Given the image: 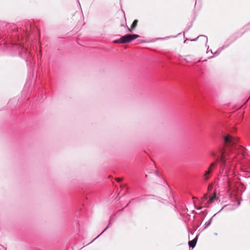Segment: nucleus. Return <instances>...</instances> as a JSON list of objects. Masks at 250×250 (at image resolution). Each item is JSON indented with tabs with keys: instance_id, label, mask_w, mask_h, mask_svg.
I'll return each mask as SVG.
<instances>
[{
	"instance_id": "nucleus-1",
	"label": "nucleus",
	"mask_w": 250,
	"mask_h": 250,
	"mask_svg": "<svg viewBox=\"0 0 250 250\" xmlns=\"http://www.w3.org/2000/svg\"><path fill=\"white\" fill-rule=\"evenodd\" d=\"M224 147L220 150V156H217L222 169L221 176L225 183L228 184L229 176L234 173L236 163L232 161L235 157V151H237L241 146L238 144L237 139L229 134L224 137Z\"/></svg>"
},
{
	"instance_id": "nucleus-2",
	"label": "nucleus",
	"mask_w": 250,
	"mask_h": 250,
	"mask_svg": "<svg viewBox=\"0 0 250 250\" xmlns=\"http://www.w3.org/2000/svg\"><path fill=\"white\" fill-rule=\"evenodd\" d=\"M139 37V36L137 34H126L122 36L120 39L114 40L113 42L116 43H126L131 42Z\"/></svg>"
},
{
	"instance_id": "nucleus-3",
	"label": "nucleus",
	"mask_w": 250,
	"mask_h": 250,
	"mask_svg": "<svg viewBox=\"0 0 250 250\" xmlns=\"http://www.w3.org/2000/svg\"><path fill=\"white\" fill-rule=\"evenodd\" d=\"M216 166L215 163H211L209 167H208V169L205 171V173L203 175V179L205 181H208L209 178H210V174L212 173V172L214 170L215 167Z\"/></svg>"
},
{
	"instance_id": "nucleus-4",
	"label": "nucleus",
	"mask_w": 250,
	"mask_h": 250,
	"mask_svg": "<svg viewBox=\"0 0 250 250\" xmlns=\"http://www.w3.org/2000/svg\"><path fill=\"white\" fill-rule=\"evenodd\" d=\"M204 198L205 200L207 201L208 203H212L217 200L216 193L214 192L213 195L212 196L205 195L204 196Z\"/></svg>"
},
{
	"instance_id": "nucleus-5",
	"label": "nucleus",
	"mask_w": 250,
	"mask_h": 250,
	"mask_svg": "<svg viewBox=\"0 0 250 250\" xmlns=\"http://www.w3.org/2000/svg\"><path fill=\"white\" fill-rule=\"evenodd\" d=\"M200 37H203V38H204L205 42V43H206V46H207V42H208V38H207V37L206 36H205V35H200L197 38L193 39V40H191V41H196ZM208 52H210L211 53H213V52H212V50L211 49H210V50L209 49V46H208L207 53H208Z\"/></svg>"
},
{
	"instance_id": "nucleus-6",
	"label": "nucleus",
	"mask_w": 250,
	"mask_h": 250,
	"mask_svg": "<svg viewBox=\"0 0 250 250\" xmlns=\"http://www.w3.org/2000/svg\"><path fill=\"white\" fill-rule=\"evenodd\" d=\"M197 237L198 236H197L195 238H194L192 240L189 241L188 242V244L189 248L193 249L195 247L197 241Z\"/></svg>"
},
{
	"instance_id": "nucleus-7",
	"label": "nucleus",
	"mask_w": 250,
	"mask_h": 250,
	"mask_svg": "<svg viewBox=\"0 0 250 250\" xmlns=\"http://www.w3.org/2000/svg\"><path fill=\"white\" fill-rule=\"evenodd\" d=\"M165 189L167 197L168 198H169V197H172V195L171 193V190L168 185H167V186L165 187Z\"/></svg>"
},
{
	"instance_id": "nucleus-8",
	"label": "nucleus",
	"mask_w": 250,
	"mask_h": 250,
	"mask_svg": "<svg viewBox=\"0 0 250 250\" xmlns=\"http://www.w3.org/2000/svg\"><path fill=\"white\" fill-rule=\"evenodd\" d=\"M111 225V223L110 222H109L108 226L105 228V229L98 236H97L93 240H92L91 242H90L88 244L91 243L94 240H95L97 238H98L101 235H102L106 230H107L109 228V226Z\"/></svg>"
},
{
	"instance_id": "nucleus-9",
	"label": "nucleus",
	"mask_w": 250,
	"mask_h": 250,
	"mask_svg": "<svg viewBox=\"0 0 250 250\" xmlns=\"http://www.w3.org/2000/svg\"><path fill=\"white\" fill-rule=\"evenodd\" d=\"M19 50H21L20 53H21V51L24 52L26 54L28 53V51H27V49L24 48V47L21 44L19 45Z\"/></svg>"
},
{
	"instance_id": "nucleus-10",
	"label": "nucleus",
	"mask_w": 250,
	"mask_h": 250,
	"mask_svg": "<svg viewBox=\"0 0 250 250\" xmlns=\"http://www.w3.org/2000/svg\"><path fill=\"white\" fill-rule=\"evenodd\" d=\"M212 217H211L208 222L205 223V224H204V229L207 228L210 225L212 222Z\"/></svg>"
},
{
	"instance_id": "nucleus-11",
	"label": "nucleus",
	"mask_w": 250,
	"mask_h": 250,
	"mask_svg": "<svg viewBox=\"0 0 250 250\" xmlns=\"http://www.w3.org/2000/svg\"><path fill=\"white\" fill-rule=\"evenodd\" d=\"M137 23H138V20H135L131 24V28L132 29H134L136 27V26L137 25Z\"/></svg>"
},
{
	"instance_id": "nucleus-12",
	"label": "nucleus",
	"mask_w": 250,
	"mask_h": 250,
	"mask_svg": "<svg viewBox=\"0 0 250 250\" xmlns=\"http://www.w3.org/2000/svg\"><path fill=\"white\" fill-rule=\"evenodd\" d=\"M227 47V46L223 45L222 47L218 48L217 50V51L214 53V54H217V55L219 54L223 49H224L225 48H226Z\"/></svg>"
},
{
	"instance_id": "nucleus-13",
	"label": "nucleus",
	"mask_w": 250,
	"mask_h": 250,
	"mask_svg": "<svg viewBox=\"0 0 250 250\" xmlns=\"http://www.w3.org/2000/svg\"><path fill=\"white\" fill-rule=\"evenodd\" d=\"M211 155L213 157H216L217 155H216V154L214 152H212L211 153Z\"/></svg>"
},
{
	"instance_id": "nucleus-14",
	"label": "nucleus",
	"mask_w": 250,
	"mask_h": 250,
	"mask_svg": "<svg viewBox=\"0 0 250 250\" xmlns=\"http://www.w3.org/2000/svg\"><path fill=\"white\" fill-rule=\"evenodd\" d=\"M126 28H127V30L128 32H131V30L130 29H129L127 26H126Z\"/></svg>"
},
{
	"instance_id": "nucleus-15",
	"label": "nucleus",
	"mask_w": 250,
	"mask_h": 250,
	"mask_svg": "<svg viewBox=\"0 0 250 250\" xmlns=\"http://www.w3.org/2000/svg\"><path fill=\"white\" fill-rule=\"evenodd\" d=\"M117 181L119 182H121L122 181V179L120 178L117 179Z\"/></svg>"
},
{
	"instance_id": "nucleus-16",
	"label": "nucleus",
	"mask_w": 250,
	"mask_h": 250,
	"mask_svg": "<svg viewBox=\"0 0 250 250\" xmlns=\"http://www.w3.org/2000/svg\"><path fill=\"white\" fill-rule=\"evenodd\" d=\"M136 200V199H133L131 200L130 201H129V203H131L132 202H133L134 201H135Z\"/></svg>"
},
{
	"instance_id": "nucleus-17",
	"label": "nucleus",
	"mask_w": 250,
	"mask_h": 250,
	"mask_svg": "<svg viewBox=\"0 0 250 250\" xmlns=\"http://www.w3.org/2000/svg\"><path fill=\"white\" fill-rule=\"evenodd\" d=\"M168 38H169V37H166L165 38H163V39H168Z\"/></svg>"
},
{
	"instance_id": "nucleus-18",
	"label": "nucleus",
	"mask_w": 250,
	"mask_h": 250,
	"mask_svg": "<svg viewBox=\"0 0 250 250\" xmlns=\"http://www.w3.org/2000/svg\"><path fill=\"white\" fill-rule=\"evenodd\" d=\"M187 40H188V39H186V40H185V41H184V43L187 42Z\"/></svg>"
},
{
	"instance_id": "nucleus-19",
	"label": "nucleus",
	"mask_w": 250,
	"mask_h": 250,
	"mask_svg": "<svg viewBox=\"0 0 250 250\" xmlns=\"http://www.w3.org/2000/svg\"><path fill=\"white\" fill-rule=\"evenodd\" d=\"M171 206L172 207H173L174 208H175V207H174V206H173V204H171Z\"/></svg>"
},
{
	"instance_id": "nucleus-20",
	"label": "nucleus",
	"mask_w": 250,
	"mask_h": 250,
	"mask_svg": "<svg viewBox=\"0 0 250 250\" xmlns=\"http://www.w3.org/2000/svg\"><path fill=\"white\" fill-rule=\"evenodd\" d=\"M244 149V148L241 147V149L242 150V151Z\"/></svg>"
},
{
	"instance_id": "nucleus-21",
	"label": "nucleus",
	"mask_w": 250,
	"mask_h": 250,
	"mask_svg": "<svg viewBox=\"0 0 250 250\" xmlns=\"http://www.w3.org/2000/svg\"><path fill=\"white\" fill-rule=\"evenodd\" d=\"M156 174L157 175H158V171H157V172H156Z\"/></svg>"
},
{
	"instance_id": "nucleus-22",
	"label": "nucleus",
	"mask_w": 250,
	"mask_h": 250,
	"mask_svg": "<svg viewBox=\"0 0 250 250\" xmlns=\"http://www.w3.org/2000/svg\"><path fill=\"white\" fill-rule=\"evenodd\" d=\"M177 36H178V35H176V36H174L173 37H176Z\"/></svg>"
}]
</instances>
